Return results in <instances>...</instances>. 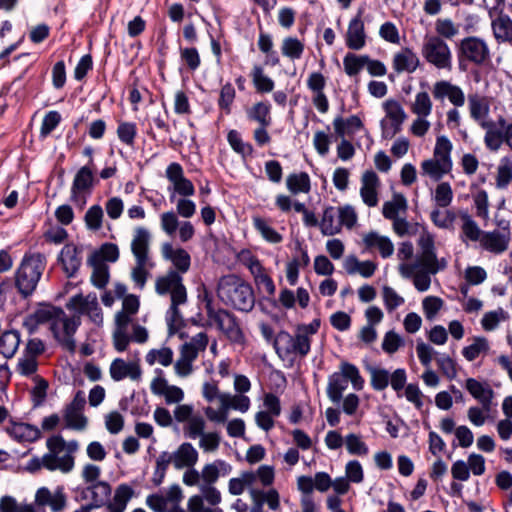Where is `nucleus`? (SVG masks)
<instances>
[{
    "mask_svg": "<svg viewBox=\"0 0 512 512\" xmlns=\"http://www.w3.org/2000/svg\"><path fill=\"white\" fill-rule=\"evenodd\" d=\"M217 295L225 305L242 312H250L255 305L252 286L235 274L220 278Z\"/></svg>",
    "mask_w": 512,
    "mask_h": 512,
    "instance_id": "1",
    "label": "nucleus"
},
{
    "mask_svg": "<svg viewBox=\"0 0 512 512\" xmlns=\"http://www.w3.org/2000/svg\"><path fill=\"white\" fill-rule=\"evenodd\" d=\"M44 254H25L14 274V286L23 299L30 297L37 288L46 268Z\"/></svg>",
    "mask_w": 512,
    "mask_h": 512,
    "instance_id": "2",
    "label": "nucleus"
},
{
    "mask_svg": "<svg viewBox=\"0 0 512 512\" xmlns=\"http://www.w3.org/2000/svg\"><path fill=\"white\" fill-rule=\"evenodd\" d=\"M349 381L355 390L363 389L364 379L360 375L359 369L354 364L342 362L340 371L334 372L328 378L326 393L333 403H340Z\"/></svg>",
    "mask_w": 512,
    "mask_h": 512,
    "instance_id": "3",
    "label": "nucleus"
},
{
    "mask_svg": "<svg viewBox=\"0 0 512 512\" xmlns=\"http://www.w3.org/2000/svg\"><path fill=\"white\" fill-rule=\"evenodd\" d=\"M205 311L209 324L216 325L226 338L232 343H243L244 334L240 327L237 317L226 309H216L212 299L206 294L204 297Z\"/></svg>",
    "mask_w": 512,
    "mask_h": 512,
    "instance_id": "4",
    "label": "nucleus"
},
{
    "mask_svg": "<svg viewBox=\"0 0 512 512\" xmlns=\"http://www.w3.org/2000/svg\"><path fill=\"white\" fill-rule=\"evenodd\" d=\"M459 68L465 70V63L482 67L491 61V52L487 42L477 36L463 38L457 45Z\"/></svg>",
    "mask_w": 512,
    "mask_h": 512,
    "instance_id": "5",
    "label": "nucleus"
},
{
    "mask_svg": "<svg viewBox=\"0 0 512 512\" xmlns=\"http://www.w3.org/2000/svg\"><path fill=\"white\" fill-rule=\"evenodd\" d=\"M424 60L438 70L452 71L453 56L449 45L439 36H426L421 47Z\"/></svg>",
    "mask_w": 512,
    "mask_h": 512,
    "instance_id": "6",
    "label": "nucleus"
},
{
    "mask_svg": "<svg viewBox=\"0 0 512 512\" xmlns=\"http://www.w3.org/2000/svg\"><path fill=\"white\" fill-rule=\"evenodd\" d=\"M66 308L78 313L80 316L87 315L96 325H101L103 322V313L95 293H89L87 296L82 294L74 295L66 303Z\"/></svg>",
    "mask_w": 512,
    "mask_h": 512,
    "instance_id": "7",
    "label": "nucleus"
},
{
    "mask_svg": "<svg viewBox=\"0 0 512 512\" xmlns=\"http://www.w3.org/2000/svg\"><path fill=\"white\" fill-rule=\"evenodd\" d=\"M165 174L168 181L172 184V188L168 187V191H173L170 195L171 201H173L175 194H179L183 197H189L195 194L193 183L184 176L183 168L179 163H170L166 168Z\"/></svg>",
    "mask_w": 512,
    "mask_h": 512,
    "instance_id": "8",
    "label": "nucleus"
},
{
    "mask_svg": "<svg viewBox=\"0 0 512 512\" xmlns=\"http://www.w3.org/2000/svg\"><path fill=\"white\" fill-rule=\"evenodd\" d=\"M387 117L390 119V125L385 120L381 121L382 134L385 138H392L401 130V126L406 119V113L401 104L393 99H389L383 104Z\"/></svg>",
    "mask_w": 512,
    "mask_h": 512,
    "instance_id": "9",
    "label": "nucleus"
},
{
    "mask_svg": "<svg viewBox=\"0 0 512 512\" xmlns=\"http://www.w3.org/2000/svg\"><path fill=\"white\" fill-rule=\"evenodd\" d=\"M155 290L159 295L170 293L171 299L176 298L178 301L180 298L187 296L186 288L183 285V278L175 270H170L166 275L158 277L155 283Z\"/></svg>",
    "mask_w": 512,
    "mask_h": 512,
    "instance_id": "10",
    "label": "nucleus"
},
{
    "mask_svg": "<svg viewBox=\"0 0 512 512\" xmlns=\"http://www.w3.org/2000/svg\"><path fill=\"white\" fill-rule=\"evenodd\" d=\"M432 96L441 103L447 99L455 107H462L465 104L463 89L448 80L435 82L432 87Z\"/></svg>",
    "mask_w": 512,
    "mask_h": 512,
    "instance_id": "11",
    "label": "nucleus"
},
{
    "mask_svg": "<svg viewBox=\"0 0 512 512\" xmlns=\"http://www.w3.org/2000/svg\"><path fill=\"white\" fill-rule=\"evenodd\" d=\"M364 9H359L356 15L349 21L345 34V44L351 50H361L366 45V32L363 21Z\"/></svg>",
    "mask_w": 512,
    "mask_h": 512,
    "instance_id": "12",
    "label": "nucleus"
},
{
    "mask_svg": "<svg viewBox=\"0 0 512 512\" xmlns=\"http://www.w3.org/2000/svg\"><path fill=\"white\" fill-rule=\"evenodd\" d=\"M96 183L97 179L94 177L92 167L90 165L82 166L74 176L70 200L78 202L81 194H90Z\"/></svg>",
    "mask_w": 512,
    "mask_h": 512,
    "instance_id": "13",
    "label": "nucleus"
},
{
    "mask_svg": "<svg viewBox=\"0 0 512 512\" xmlns=\"http://www.w3.org/2000/svg\"><path fill=\"white\" fill-rule=\"evenodd\" d=\"M111 491L112 489L108 482L97 481L82 490L81 498L91 499V502L85 506L92 511L109 503L108 501L111 496Z\"/></svg>",
    "mask_w": 512,
    "mask_h": 512,
    "instance_id": "14",
    "label": "nucleus"
},
{
    "mask_svg": "<svg viewBox=\"0 0 512 512\" xmlns=\"http://www.w3.org/2000/svg\"><path fill=\"white\" fill-rule=\"evenodd\" d=\"M35 503L40 507H50L52 512H60L66 507L67 496L61 486L53 493L47 487H41L36 491Z\"/></svg>",
    "mask_w": 512,
    "mask_h": 512,
    "instance_id": "15",
    "label": "nucleus"
},
{
    "mask_svg": "<svg viewBox=\"0 0 512 512\" xmlns=\"http://www.w3.org/2000/svg\"><path fill=\"white\" fill-rule=\"evenodd\" d=\"M82 248L73 243L64 245L58 256V261L62 264L63 271L68 278L74 277L82 264Z\"/></svg>",
    "mask_w": 512,
    "mask_h": 512,
    "instance_id": "16",
    "label": "nucleus"
},
{
    "mask_svg": "<svg viewBox=\"0 0 512 512\" xmlns=\"http://www.w3.org/2000/svg\"><path fill=\"white\" fill-rule=\"evenodd\" d=\"M58 320H60L62 323L63 328V339H61V346L68 352L73 353L76 349L74 334L81 325V317L78 313H75L73 316H67L64 312V315H59Z\"/></svg>",
    "mask_w": 512,
    "mask_h": 512,
    "instance_id": "17",
    "label": "nucleus"
},
{
    "mask_svg": "<svg viewBox=\"0 0 512 512\" xmlns=\"http://www.w3.org/2000/svg\"><path fill=\"white\" fill-rule=\"evenodd\" d=\"M109 371L110 376L114 381H121L127 377L133 381H138L142 375V371L138 363H127L121 358H116L112 361Z\"/></svg>",
    "mask_w": 512,
    "mask_h": 512,
    "instance_id": "18",
    "label": "nucleus"
},
{
    "mask_svg": "<svg viewBox=\"0 0 512 512\" xmlns=\"http://www.w3.org/2000/svg\"><path fill=\"white\" fill-rule=\"evenodd\" d=\"M249 493L253 501L250 512H265L263 509L264 503H267L268 507L273 511L278 510L280 507L279 493L275 489H270L265 492L251 488Z\"/></svg>",
    "mask_w": 512,
    "mask_h": 512,
    "instance_id": "19",
    "label": "nucleus"
},
{
    "mask_svg": "<svg viewBox=\"0 0 512 512\" xmlns=\"http://www.w3.org/2000/svg\"><path fill=\"white\" fill-rule=\"evenodd\" d=\"M162 256L164 259L172 262L175 271L179 274L186 273L191 265V257L189 253L183 248L174 249L171 243H164L162 245Z\"/></svg>",
    "mask_w": 512,
    "mask_h": 512,
    "instance_id": "20",
    "label": "nucleus"
},
{
    "mask_svg": "<svg viewBox=\"0 0 512 512\" xmlns=\"http://www.w3.org/2000/svg\"><path fill=\"white\" fill-rule=\"evenodd\" d=\"M420 65V60L417 54L408 47L402 48L393 56L392 66L398 73H413Z\"/></svg>",
    "mask_w": 512,
    "mask_h": 512,
    "instance_id": "21",
    "label": "nucleus"
},
{
    "mask_svg": "<svg viewBox=\"0 0 512 512\" xmlns=\"http://www.w3.org/2000/svg\"><path fill=\"white\" fill-rule=\"evenodd\" d=\"M170 456L176 470L192 468L198 461V452L189 442L182 443Z\"/></svg>",
    "mask_w": 512,
    "mask_h": 512,
    "instance_id": "22",
    "label": "nucleus"
},
{
    "mask_svg": "<svg viewBox=\"0 0 512 512\" xmlns=\"http://www.w3.org/2000/svg\"><path fill=\"white\" fill-rule=\"evenodd\" d=\"M362 186L360 195L363 202L369 207H375L378 204L377 186L379 185V178L377 174L372 171H365L362 175Z\"/></svg>",
    "mask_w": 512,
    "mask_h": 512,
    "instance_id": "23",
    "label": "nucleus"
},
{
    "mask_svg": "<svg viewBox=\"0 0 512 512\" xmlns=\"http://www.w3.org/2000/svg\"><path fill=\"white\" fill-rule=\"evenodd\" d=\"M150 233L144 227H137L131 242V251L135 261H148Z\"/></svg>",
    "mask_w": 512,
    "mask_h": 512,
    "instance_id": "24",
    "label": "nucleus"
},
{
    "mask_svg": "<svg viewBox=\"0 0 512 512\" xmlns=\"http://www.w3.org/2000/svg\"><path fill=\"white\" fill-rule=\"evenodd\" d=\"M491 28L498 43L512 44V19L500 10L499 15L492 20Z\"/></svg>",
    "mask_w": 512,
    "mask_h": 512,
    "instance_id": "25",
    "label": "nucleus"
},
{
    "mask_svg": "<svg viewBox=\"0 0 512 512\" xmlns=\"http://www.w3.org/2000/svg\"><path fill=\"white\" fill-rule=\"evenodd\" d=\"M510 237L507 234H501L498 230L484 232L480 239L481 246L492 253L500 254L507 250Z\"/></svg>",
    "mask_w": 512,
    "mask_h": 512,
    "instance_id": "26",
    "label": "nucleus"
},
{
    "mask_svg": "<svg viewBox=\"0 0 512 512\" xmlns=\"http://www.w3.org/2000/svg\"><path fill=\"white\" fill-rule=\"evenodd\" d=\"M363 243L367 249L377 248L383 258L390 257L394 252V245L387 236L379 235L371 231L363 238Z\"/></svg>",
    "mask_w": 512,
    "mask_h": 512,
    "instance_id": "27",
    "label": "nucleus"
},
{
    "mask_svg": "<svg viewBox=\"0 0 512 512\" xmlns=\"http://www.w3.org/2000/svg\"><path fill=\"white\" fill-rule=\"evenodd\" d=\"M466 389L481 403L486 411L490 410L493 398V390L490 387L482 384L474 378H469L466 380Z\"/></svg>",
    "mask_w": 512,
    "mask_h": 512,
    "instance_id": "28",
    "label": "nucleus"
},
{
    "mask_svg": "<svg viewBox=\"0 0 512 512\" xmlns=\"http://www.w3.org/2000/svg\"><path fill=\"white\" fill-rule=\"evenodd\" d=\"M42 465L49 471L60 470L63 473H69L74 467V457L72 455L60 457L55 453H46L42 456Z\"/></svg>",
    "mask_w": 512,
    "mask_h": 512,
    "instance_id": "29",
    "label": "nucleus"
},
{
    "mask_svg": "<svg viewBox=\"0 0 512 512\" xmlns=\"http://www.w3.org/2000/svg\"><path fill=\"white\" fill-rule=\"evenodd\" d=\"M338 209L333 206H328L324 209L322 219L319 227L321 233L326 236H333L340 232L341 223L338 219Z\"/></svg>",
    "mask_w": 512,
    "mask_h": 512,
    "instance_id": "30",
    "label": "nucleus"
},
{
    "mask_svg": "<svg viewBox=\"0 0 512 512\" xmlns=\"http://www.w3.org/2000/svg\"><path fill=\"white\" fill-rule=\"evenodd\" d=\"M134 495V490L128 484H120L113 497V501L107 504L110 512H124L130 499Z\"/></svg>",
    "mask_w": 512,
    "mask_h": 512,
    "instance_id": "31",
    "label": "nucleus"
},
{
    "mask_svg": "<svg viewBox=\"0 0 512 512\" xmlns=\"http://www.w3.org/2000/svg\"><path fill=\"white\" fill-rule=\"evenodd\" d=\"M468 108L470 117L475 121H480L489 114L487 98L478 93L468 95Z\"/></svg>",
    "mask_w": 512,
    "mask_h": 512,
    "instance_id": "32",
    "label": "nucleus"
},
{
    "mask_svg": "<svg viewBox=\"0 0 512 512\" xmlns=\"http://www.w3.org/2000/svg\"><path fill=\"white\" fill-rule=\"evenodd\" d=\"M418 245L421 248V264L428 270L434 262H437L434 237L429 233L423 234L418 240Z\"/></svg>",
    "mask_w": 512,
    "mask_h": 512,
    "instance_id": "33",
    "label": "nucleus"
},
{
    "mask_svg": "<svg viewBox=\"0 0 512 512\" xmlns=\"http://www.w3.org/2000/svg\"><path fill=\"white\" fill-rule=\"evenodd\" d=\"M8 433L18 441L34 442L41 436L40 430L31 424L18 423L14 424Z\"/></svg>",
    "mask_w": 512,
    "mask_h": 512,
    "instance_id": "34",
    "label": "nucleus"
},
{
    "mask_svg": "<svg viewBox=\"0 0 512 512\" xmlns=\"http://www.w3.org/2000/svg\"><path fill=\"white\" fill-rule=\"evenodd\" d=\"M20 344V334L16 330L5 331L0 336V353L7 359L12 358Z\"/></svg>",
    "mask_w": 512,
    "mask_h": 512,
    "instance_id": "35",
    "label": "nucleus"
},
{
    "mask_svg": "<svg viewBox=\"0 0 512 512\" xmlns=\"http://www.w3.org/2000/svg\"><path fill=\"white\" fill-rule=\"evenodd\" d=\"M273 346L281 359L294 354V336L286 331H280L274 338Z\"/></svg>",
    "mask_w": 512,
    "mask_h": 512,
    "instance_id": "36",
    "label": "nucleus"
},
{
    "mask_svg": "<svg viewBox=\"0 0 512 512\" xmlns=\"http://www.w3.org/2000/svg\"><path fill=\"white\" fill-rule=\"evenodd\" d=\"M287 189L294 195L308 193L311 189V182L308 173H292L286 179Z\"/></svg>",
    "mask_w": 512,
    "mask_h": 512,
    "instance_id": "37",
    "label": "nucleus"
},
{
    "mask_svg": "<svg viewBox=\"0 0 512 512\" xmlns=\"http://www.w3.org/2000/svg\"><path fill=\"white\" fill-rule=\"evenodd\" d=\"M270 112L271 105L268 102H257L247 110V117L262 126H270L272 123Z\"/></svg>",
    "mask_w": 512,
    "mask_h": 512,
    "instance_id": "38",
    "label": "nucleus"
},
{
    "mask_svg": "<svg viewBox=\"0 0 512 512\" xmlns=\"http://www.w3.org/2000/svg\"><path fill=\"white\" fill-rule=\"evenodd\" d=\"M250 76L258 93H269L273 91L275 86L274 80L264 74L262 66L254 65Z\"/></svg>",
    "mask_w": 512,
    "mask_h": 512,
    "instance_id": "39",
    "label": "nucleus"
},
{
    "mask_svg": "<svg viewBox=\"0 0 512 512\" xmlns=\"http://www.w3.org/2000/svg\"><path fill=\"white\" fill-rule=\"evenodd\" d=\"M496 125L497 123L493 122H483L481 124L483 128L487 129L484 142L491 151H497L504 142L502 128L499 126L496 128Z\"/></svg>",
    "mask_w": 512,
    "mask_h": 512,
    "instance_id": "40",
    "label": "nucleus"
},
{
    "mask_svg": "<svg viewBox=\"0 0 512 512\" xmlns=\"http://www.w3.org/2000/svg\"><path fill=\"white\" fill-rule=\"evenodd\" d=\"M187 301V296L180 298V300H176V298L171 299V305L166 314V321L168 325L169 334H174L179 329L182 324V316L180 310L178 308L179 305L184 304Z\"/></svg>",
    "mask_w": 512,
    "mask_h": 512,
    "instance_id": "41",
    "label": "nucleus"
},
{
    "mask_svg": "<svg viewBox=\"0 0 512 512\" xmlns=\"http://www.w3.org/2000/svg\"><path fill=\"white\" fill-rule=\"evenodd\" d=\"M407 210V200L402 194H394L391 201H387L383 204L382 214L386 219L394 220L398 218L400 211L405 212Z\"/></svg>",
    "mask_w": 512,
    "mask_h": 512,
    "instance_id": "42",
    "label": "nucleus"
},
{
    "mask_svg": "<svg viewBox=\"0 0 512 512\" xmlns=\"http://www.w3.org/2000/svg\"><path fill=\"white\" fill-rule=\"evenodd\" d=\"M422 174L428 175L435 181H439L444 174L451 170V166L445 164L438 159H427L421 163Z\"/></svg>",
    "mask_w": 512,
    "mask_h": 512,
    "instance_id": "43",
    "label": "nucleus"
},
{
    "mask_svg": "<svg viewBox=\"0 0 512 512\" xmlns=\"http://www.w3.org/2000/svg\"><path fill=\"white\" fill-rule=\"evenodd\" d=\"M227 141L232 150L243 158L252 156L254 151L252 144L244 142L241 134L237 130H230L228 132Z\"/></svg>",
    "mask_w": 512,
    "mask_h": 512,
    "instance_id": "44",
    "label": "nucleus"
},
{
    "mask_svg": "<svg viewBox=\"0 0 512 512\" xmlns=\"http://www.w3.org/2000/svg\"><path fill=\"white\" fill-rule=\"evenodd\" d=\"M304 48V43L298 38L288 36L282 41L281 52L283 56L288 57L291 60H298L302 57Z\"/></svg>",
    "mask_w": 512,
    "mask_h": 512,
    "instance_id": "45",
    "label": "nucleus"
},
{
    "mask_svg": "<svg viewBox=\"0 0 512 512\" xmlns=\"http://www.w3.org/2000/svg\"><path fill=\"white\" fill-rule=\"evenodd\" d=\"M367 61H369L368 55L347 53L343 58L344 71L350 77L356 76L363 69Z\"/></svg>",
    "mask_w": 512,
    "mask_h": 512,
    "instance_id": "46",
    "label": "nucleus"
},
{
    "mask_svg": "<svg viewBox=\"0 0 512 512\" xmlns=\"http://www.w3.org/2000/svg\"><path fill=\"white\" fill-rule=\"evenodd\" d=\"M170 464H173L170 453L168 451L161 452L156 459V467L152 478L155 486H160L163 483Z\"/></svg>",
    "mask_w": 512,
    "mask_h": 512,
    "instance_id": "47",
    "label": "nucleus"
},
{
    "mask_svg": "<svg viewBox=\"0 0 512 512\" xmlns=\"http://www.w3.org/2000/svg\"><path fill=\"white\" fill-rule=\"evenodd\" d=\"M452 150L451 141L444 135L437 137L434 148V158L442 161L445 166L452 167L450 153Z\"/></svg>",
    "mask_w": 512,
    "mask_h": 512,
    "instance_id": "48",
    "label": "nucleus"
},
{
    "mask_svg": "<svg viewBox=\"0 0 512 512\" xmlns=\"http://www.w3.org/2000/svg\"><path fill=\"white\" fill-rule=\"evenodd\" d=\"M116 133L121 143L133 147L137 136V125L134 122L122 121L118 124Z\"/></svg>",
    "mask_w": 512,
    "mask_h": 512,
    "instance_id": "49",
    "label": "nucleus"
},
{
    "mask_svg": "<svg viewBox=\"0 0 512 512\" xmlns=\"http://www.w3.org/2000/svg\"><path fill=\"white\" fill-rule=\"evenodd\" d=\"M430 219L438 228L453 229L456 214L452 210L440 211L439 209H434L430 213Z\"/></svg>",
    "mask_w": 512,
    "mask_h": 512,
    "instance_id": "50",
    "label": "nucleus"
},
{
    "mask_svg": "<svg viewBox=\"0 0 512 512\" xmlns=\"http://www.w3.org/2000/svg\"><path fill=\"white\" fill-rule=\"evenodd\" d=\"M512 182V160L508 157L501 159L497 169L496 186L505 189Z\"/></svg>",
    "mask_w": 512,
    "mask_h": 512,
    "instance_id": "51",
    "label": "nucleus"
},
{
    "mask_svg": "<svg viewBox=\"0 0 512 512\" xmlns=\"http://www.w3.org/2000/svg\"><path fill=\"white\" fill-rule=\"evenodd\" d=\"M411 110L419 117H427L431 114L432 101L426 91H421L416 94Z\"/></svg>",
    "mask_w": 512,
    "mask_h": 512,
    "instance_id": "52",
    "label": "nucleus"
},
{
    "mask_svg": "<svg viewBox=\"0 0 512 512\" xmlns=\"http://www.w3.org/2000/svg\"><path fill=\"white\" fill-rule=\"evenodd\" d=\"M461 219L463 221V235L471 241H480L484 231H482L478 227L477 223L473 220V218L467 212H463L461 214Z\"/></svg>",
    "mask_w": 512,
    "mask_h": 512,
    "instance_id": "53",
    "label": "nucleus"
},
{
    "mask_svg": "<svg viewBox=\"0 0 512 512\" xmlns=\"http://www.w3.org/2000/svg\"><path fill=\"white\" fill-rule=\"evenodd\" d=\"M66 428L74 430H84L87 426V418L82 411L66 408L63 414Z\"/></svg>",
    "mask_w": 512,
    "mask_h": 512,
    "instance_id": "54",
    "label": "nucleus"
},
{
    "mask_svg": "<svg viewBox=\"0 0 512 512\" xmlns=\"http://www.w3.org/2000/svg\"><path fill=\"white\" fill-rule=\"evenodd\" d=\"M255 229L262 235V237L273 244L280 243L283 239L282 235L278 233L273 227L268 225L262 218L253 219Z\"/></svg>",
    "mask_w": 512,
    "mask_h": 512,
    "instance_id": "55",
    "label": "nucleus"
},
{
    "mask_svg": "<svg viewBox=\"0 0 512 512\" xmlns=\"http://www.w3.org/2000/svg\"><path fill=\"white\" fill-rule=\"evenodd\" d=\"M104 213L100 205H92L85 213L84 221L89 230L98 231L102 227Z\"/></svg>",
    "mask_w": 512,
    "mask_h": 512,
    "instance_id": "56",
    "label": "nucleus"
},
{
    "mask_svg": "<svg viewBox=\"0 0 512 512\" xmlns=\"http://www.w3.org/2000/svg\"><path fill=\"white\" fill-rule=\"evenodd\" d=\"M158 361L161 365L167 367L173 362V351L169 347H163L161 349H152L146 355V362L149 365H153Z\"/></svg>",
    "mask_w": 512,
    "mask_h": 512,
    "instance_id": "57",
    "label": "nucleus"
},
{
    "mask_svg": "<svg viewBox=\"0 0 512 512\" xmlns=\"http://www.w3.org/2000/svg\"><path fill=\"white\" fill-rule=\"evenodd\" d=\"M489 349V344L486 338L484 337H475L474 341L471 345L466 346L462 350V355L468 361H473L482 352H486Z\"/></svg>",
    "mask_w": 512,
    "mask_h": 512,
    "instance_id": "58",
    "label": "nucleus"
},
{
    "mask_svg": "<svg viewBox=\"0 0 512 512\" xmlns=\"http://www.w3.org/2000/svg\"><path fill=\"white\" fill-rule=\"evenodd\" d=\"M436 36L442 39H452L459 34V27L449 18H439L435 22Z\"/></svg>",
    "mask_w": 512,
    "mask_h": 512,
    "instance_id": "59",
    "label": "nucleus"
},
{
    "mask_svg": "<svg viewBox=\"0 0 512 512\" xmlns=\"http://www.w3.org/2000/svg\"><path fill=\"white\" fill-rule=\"evenodd\" d=\"M345 444L349 454L365 456L368 454V446L363 442L360 436L350 433L345 437Z\"/></svg>",
    "mask_w": 512,
    "mask_h": 512,
    "instance_id": "60",
    "label": "nucleus"
},
{
    "mask_svg": "<svg viewBox=\"0 0 512 512\" xmlns=\"http://www.w3.org/2000/svg\"><path fill=\"white\" fill-rule=\"evenodd\" d=\"M453 200V191L448 182H441L435 189L434 201L437 206L448 207Z\"/></svg>",
    "mask_w": 512,
    "mask_h": 512,
    "instance_id": "61",
    "label": "nucleus"
},
{
    "mask_svg": "<svg viewBox=\"0 0 512 512\" xmlns=\"http://www.w3.org/2000/svg\"><path fill=\"white\" fill-rule=\"evenodd\" d=\"M33 315L40 324H44L54 319L58 320L59 315H64V310L60 307L45 305L35 310Z\"/></svg>",
    "mask_w": 512,
    "mask_h": 512,
    "instance_id": "62",
    "label": "nucleus"
},
{
    "mask_svg": "<svg viewBox=\"0 0 512 512\" xmlns=\"http://www.w3.org/2000/svg\"><path fill=\"white\" fill-rule=\"evenodd\" d=\"M205 420L200 415H193L185 427V435L190 439H196L204 434Z\"/></svg>",
    "mask_w": 512,
    "mask_h": 512,
    "instance_id": "63",
    "label": "nucleus"
},
{
    "mask_svg": "<svg viewBox=\"0 0 512 512\" xmlns=\"http://www.w3.org/2000/svg\"><path fill=\"white\" fill-rule=\"evenodd\" d=\"M371 374V386L376 391H382L389 385L390 374L387 370L381 368L371 367L369 369Z\"/></svg>",
    "mask_w": 512,
    "mask_h": 512,
    "instance_id": "64",
    "label": "nucleus"
}]
</instances>
